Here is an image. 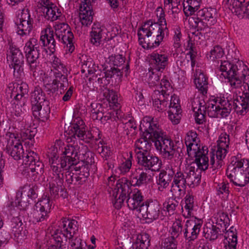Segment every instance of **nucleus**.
<instances>
[{"label": "nucleus", "instance_id": "obj_57", "mask_svg": "<svg viewBox=\"0 0 249 249\" xmlns=\"http://www.w3.org/2000/svg\"><path fill=\"white\" fill-rule=\"evenodd\" d=\"M52 237L57 244L56 246L59 249H61L64 242L66 241L67 238H69L67 236V234H61V235L59 234H52Z\"/></svg>", "mask_w": 249, "mask_h": 249}, {"label": "nucleus", "instance_id": "obj_63", "mask_svg": "<svg viewBox=\"0 0 249 249\" xmlns=\"http://www.w3.org/2000/svg\"><path fill=\"white\" fill-rule=\"evenodd\" d=\"M97 150L101 156L103 158H105L106 160L111 156V152L110 147L107 145L99 146Z\"/></svg>", "mask_w": 249, "mask_h": 249}, {"label": "nucleus", "instance_id": "obj_31", "mask_svg": "<svg viewBox=\"0 0 249 249\" xmlns=\"http://www.w3.org/2000/svg\"><path fill=\"white\" fill-rule=\"evenodd\" d=\"M45 102H49V101L46 100L45 94L42 91V89L39 87H36L31 94V103L32 107L33 106L43 104Z\"/></svg>", "mask_w": 249, "mask_h": 249}, {"label": "nucleus", "instance_id": "obj_64", "mask_svg": "<svg viewBox=\"0 0 249 249\" xmlns=\"http://www.w3.org/2000/svg\"><path fill=\"white\" fill-rule=\"evenodd\" d=\"M12 228H13V231L15 233H20L23 228L21 227L22 223L21 221L17 218H14L12 221Z\"/></svg>", "mask_w": 249, "mask_h": 249}, {"label": "nucleus", "instance_id": "obj_9", "mask_svg": "<svg viewBox=\"0 0 249 249\" xmlns=\"http://www.w3.org/2000/svg\"><path fill=\"white\" fill-rule=\"evenodd\" d=\"M131 183L127 178H123L116 181L113 189V203L116 209H120L127 196L131 192Z\"/></svg>", "mask_w": 249, "mask_h": 249}, {"label": "nucleus", "instance_id": "obj_11", "mask_svg": "<svg viewBox=\"0 0 249 249\" xmlns=\"http://www.w3.org/2000/svg\"><path fill=\"white\" fill-rule=\"evenodd\" d=\"M80 146L77 144H68L65 147L58 162H60L61 167L64 170L67 166L77 164L80 160H79Z\"/></svg>", "mask_w": 249, "mask_h": 249}, {"label": "nucleus", "instance_id": "obj_17", "mask_svg": "<svg viewBox=\"0 0 249 249\" xmlns=\"http://www.w3.org/2000/svg\"><path fill=\"white\" fill-rule=\"evenodd\" d=\"M52 203L49 197L46 196L39 200L35 205L33 212V217L36 222L43 221L48 215Z\"/></svg>", "mask_w": 249, "mask_h": 249}, {"label": "nucleus", "instance_id": "obj_39", "mask_svg": "<svg viewBox=\"0 0 249 249\" xmlns=\"http://www.w3.org/2000/svg\"><path fill=\"white\" fill-rule=\"evenodd\" d=\"M194 199L192 195L188 194L185 197V206L184 209H182L183 215L188 217L192 214V212L194 209Z\"/></svg>", "mask_w": 249, "mask_h": 249}, {"label": "nucleus", "instance_id": "obj_36", "mask_svg": "<svg viewBox=\"0 0 249 249\" xmlns=\"http://www.w3.org/2000/svg\"><path fill=\"white\" fill-rule=\"evenodd\" d=\"M195 161L197 165V169L196 171L198 172V170L205 171L209 166V159L205 154L202 153L201 151L198 150L196 156Z\"/></svg>", "mask_w": 249, "mask_h": 249}, {"label": "nucleus", "instance_id": "obj_46", "mask_svg": "<svg viewBox=\"0 0 249 249\" xmlns=\"http://www.w3.org/2000/svg\"><path fill=\"white\" fill-rule=\"evenodd\" d=\"M10 53L12 64H24V56L19 49L12 47Z\"/></svg>", "mask_w": 249, "mask_h": 249}, {"label": "nucleus", "instance_id": "obj_35", "mask_svg": "<svg viewBox=\"0 0 249 249\" xmlns=\"http://www.w3.org/2000/svg\"><path fill=\"white\" fill-rule=\"evenodd\" d=\"M219 103L221 107L219 106V107L218 108L217 117H218V115L223 118L227 117L231 110L232 103H231L228 100L220 99Z\"/></svg>", "mask_w": 249, "mask_h": 249}, {"label": "nucleus", "instance_id": "obj_19", "mask_svg": "<svg viewBox=\"0 0 249 249\" xmlns=\"http://www.w3.org/2000/svg\"><path fill=\"white\" fill-rule=\"evenodd\" d=\"M33 19L31 18L29 10L24 9L19 18V23L17 24V33L20 36L29 35L33 28Z\"/></svg>", "mask_w": 249, "mask_h": 249}, {"label": "nucleus", "instance_id": "obj_30", "mask_svg": "<svg viewBox=\"0 0 249 249\" xmlns=\"http://www.w3.org/2000/svg\"><path fill=\"white\" fill-rule=\"evenodd\" d=\"M116 75L117 76H121L122 75V72L118 68H110V69L107 70L104 72H100L99 78L96 84L101 85H107L109 81L107 78H111L113 76Z\"/></svg>", "mask_w": 249, "mask_h": 249}, {"label": "nucleus", "instance_id": "obj_5", "mask_svg": "<svg viewBox=\"0 0 249 249\" xmlns=\"http://www.w3.org/2000/svg\"><path fill=\"white\" fill-rule=\"evenodd\" d=\"M159 125L151 121L149 118L145 117L141 121L140 130L142 133L141 138L135 142V153L136 155L150 152V141L155 142L154 138L155 130L158 131Z\"/></svg>", "mask_w": 249, "mask_h": 249}, {"label": "nucleus", "instance_id": "obj_29", "mask_svg": "<svg viewBox=\"0 0 249 249\" xmlns=\"http://www.w3.org/2000/svg\"><path fill=\"white\" fill-rule=\"evenodd\" d=\"M195 76L194 82L196 88L204 95L207 92V78L200 71H196Z\"/></svg>", "mask_w": 249, "mask_h": 249}, {"label": "nucleus", "instance_id": "obj_20", "mask_svg": "<svg viewBox=\"0 0 249 249\" xmlns=\"http://www.w3.org/2000/svg\"><path fill=\"white\" fill-rule=\"evenodd\" d=\"M127 197L128 198L126 203L129 209L140 213L141 211V207L144 206L146 203L142 192L138 189H134L132 195L130 194Z\"/></svg>", "mask_w": 249, "mask_h": 249}, {"label": "nucleus", "instance_id": "obj_60", "mask_svg": "<svg viewBox=\"0 0 249 249\" xmlns=\"http://www.w3.org/2000/svg\"><path fill=\"white\" fill-rule=\"evenodd\" d=\"M185 143L187 147V152L189 156H191L192 146L197 147V143L193 138L187 135L185 139Z\"/></svg>", "mask_w": 249, "mask_h": 249}, {"label": "nucleus", "instance_id": "obj_38", "mask_svg": "<svg viewBox=\"0 0 249 249\" xmlns=\"http://www.w3.org/2000/svg\"><path fill=\"white\" fill-rule=\"evenodd\" d=\"M37 187L36 186H31L30 185H25L21 188V191L17 193V196L23 195V197H28V199H34L37 197L36 190Z\"/></svg>", "mask_w": 249, "mask_h": 249}, {"label": "nucleus", "instance_id": "obj_40", "mask_svg": "<svg viewBox=\"0 0 249 249\" xmlns=\"http://www.w3.org/2000/svg\"><path fill=\"white\" fill-rule=\"evenodd\" d=\"M186 177L187 185L189 186H197L199 183L201 179L200 173L197 174L196 171V172L195 171L194 168L192 169V166L190 168L189 172L187 173Z\"/></svg>", "mask_w": 249, "mask_h": 249}, {"label": "nucleus", "instance_id": "obj_34", "mask_svg": "<svg viewBox=\"0 0 249 249\" xmlns=\"http://www.w3.org/2000/svg\"><path fill=\"white\" fill-rule=\"evenodd\" d=\"M187 173H182L180 171L174 174L173 182L177 186L179 192L182 191L186 188V185L187 184Z\"/></svg>", "mask_w": 249, "mask_h": 249}, {"label": "nucleus", "instance_id": "obj_52", "mask_svg": "<svg viewBox=\"0 0 249 249\" xmlns=\"http://www.w3.org/2000/svg\"><path fill=\"white\" fill-rule=\"evenodd\" d=\"M210 163V169H212V173L214 174L216 172V170L220 169L223 165V160L219 159H215L214 154H213L211 156Z\"/></svg>", "mask_w": 249, "mask_h": 249}, {"label": "nucleus", "instance_id": "obj_6", "mask_svg": "<svg viewBox=\"0 0 249 249\" xmlns=\"http://www.w3.org/2000/svg\"><path fill=\"white\" fill-rule=\"evenodd\" d=\"M226 175L230 181L238 186L244 187L249 182V161L241 159L229 165Z\"/></svg>", "mask_w": 249, "mask_h": 249}, {"label": "nucleus", "instance_id": "obj_14", "mask_svg": "<svg viewBox=\"0 0 249 249\" xmlns=\"http://www.w3.org/2000/svg\"><path fill=\"white\" fill-rule=\"evenodd\" d=\"M136 156L138 164L146 170L156 171L161 168V161L150 152L138 154Z\"/></svg>", "mask_w": 249, "mask_h": 249}, {"label": "nucleus", "instance_id": "obj_41", "mask_svg": "<svg viewBox=\"0 0 249 249\" xmlns=\"http://www.w3.org/2000/svg\"><path fill=\"white\" fill-rule=\"evenodd\" d=\"M91 107V117L93 120H99L103 117V113L107 108L103 107L100 104L92 103Z\"/></svg>", "mask_w": 249, "mask_h": 249}, {"label": "nucleus", "instance_id": "obj_7", "mask_svg": "<svg viewBox=\"0 0 249 249\" xmlns=\"http://www.w3.org/2000/svg\"><path fill=\"white\" fill-rule=\"evenodd\" d=\"M53 79L51 84H46L49 87L50 90L52 92H55L59 90L60 93L64 92L69 87V82L67 76L64 74L67 70L63 64L59 63L57 60L53 64Z\"/></svg>", "mask_w": 249, "mask_h": 249}, {"label": "nucleus", "instance_id": "obj_28", "mask_svg": "<svg viewBox=\"0 0 249 249\" xmlns=\"http://www.w3.org/2000/svg\"><path fill=\"white\" fill-rule=\"evenodd\" d=\"M40 42L42 46H48L52 53L55 51L56 41L54 38L53 32L51 28L45 29L44 34L40 36Z\"/></svg>", "mask_w": 249, "mask_h": 249}, {"label": "nucleus", "instance_id": "obj_2", "mask_svg": "<svg viewBox=\"0 0 249 249\" xmlns=\"http://www.w3.org/2000/svg\"><path fill=\"white\" fill-rule=\"evenodd\" d=\"M58 147L56 144L51 146L48 152L49 157V162L52 170V174L49 180V187L51 196L55 198L59 196V193H62L60 195L65 197L66 192L63 191L64 170L61 167L60 162H58Z\"/></svg>", "mask_w": 249, "mask_h": 249}, {"label": "nucleus", "instance_id": "obj_27", "mask_svg": "<svg viewBox=\"0 0 249 249\" xmlns=\"http://www.w3.org/2000/svg\"><path fill=\"white\" fill-rule=\"evenodd\" d=\"M168 63V57L164 54L153 53L151 55V64L153 66L151 70L158 72L161 71L165 68Z\"/></svg>", "mask_w": 249, "mask_h": 249}, {"label": "nucleus", "instance_id": "obj_55", "mask_svg": "<svg viewBox=\"0 0 249 249\" xmlns=\"http://www.w3.org/2000/svg\"><path fill=\"white\" fill-rule=\"evenodd\" d=\"M151 72L149 73L148 83L151 86L157 85L159 84L160 76L159 73L155 70H151Z\"/></svg>", "mask_w": 249, "mask_h": 249}, {"label": "nucleus", "instance_id": "obj_50", "mask_svg": "<svg viewBox=\"0 0 249 249\" xmlns=\"http://www.w3.org/2000/svg\"><path fill=\"white\" fill-rule=\"evenodd\" d=\"M75 134L76 137L87 143L89 142L90 140L94 139V136L91 132H86L85 128L83 130H78L77 132H75Z\"/></svg>", "mask_w": 249, "mask_h": 249}, {"label": "nucleus", "instance_id": "obj_61", "mask_svg": "<svg viewBox=\"0 0 249 249\" xmlns=\"http://www.w3.org/2000/svg\"><path fill=\"white\" fill-rule=\"evenodd\" d=\"M218 146L222 147H229L230 143V136L226 133H222L219 137V140L218 141Z\"/></svg>", "mask_w": 249, "mask_h": 249}, {"label": "nucleus", "instance_id": "obj_23", "mask_svg": "<svg viewBox=\"0 0 249 249\" xmlns=\"http://www.w3.org/2000/svg\"><path fill=\"white\" fill-rule=\"evenodd\" d=\"M85 2L80 7L79 17L83 25L88 26L91 24L93 20V11L90 1Z\"/></svg>", "mask_w": 249, "mask_h": 249}, {"label": "nucleus", "instance_id": "obj_47", "mask_svg": "<svg viewBox=\"0 0 249 249\" xmlns=\"http://www.w3.org/2000/svg\"><path fill=\"white\" fill-rule=\"evenodd\" d=\"M192 107L194 112L204 111L203 107L205 106V101L200 97H194L192 100Z\"/></svg>", "mask_w": 249, "mask_h": 249}, {"label": "nucleus", "instance_id": "obj_22", "mask_svg": "<svg viewBox=\"0 0 249 249\" xmlns=\"http://www.w3.org/2000/svg\"><path fill=\"white\" fill-rule=\"evenodd\" d=\"M41 10L44 17L47 20L54 21L56 20L61 15V12L58 7L52 2L46 1L43 3Z\"/></svg>", "mask_w": 249, "mask_h": 249}, {"label": "nucleus", "instance_id": "obj_1", "mask_svg": "<svg viewBox=\"0 0 249 249\" xmlns=\"http://www.w3.org/2000/svg\"><path fill=\"white\" fill-rule=\"evenodd\" d=\"M165 32L166 34L168 32L166 26L149 20L138 31L139 43L143 48L152 49L158 47L163 41Z\"/></svg>", "mask_w": 249, "mask_h": 249}, {"label": "nucleus", "instance_id": "obj_8", "mask_svg": "<svg viewBox=\"0 0 249 249\" xmlns=\"http://www.w3.org/2000/svg\"><path fill=\"white\" fill-rule=\"evenodd\" d=\"M220 70L223 72L222 75L224 77L228 79V82L233 89H237L241 87L242 78L247 80L245 73L240 76L237 66L228 61H221Z\"/></svg>", "mask_w": 249, "mask_h": 249}, {"label": "nucleus", "instance_id": "obj_26", "mask_svg": "<svg viewBox=\"0 0 249 249\" xmlns=\"http://www.w3.org/2000/svg\"><path fill=\"white\" fill-rule=\"evenodd\" d=\"M7 91L8 93L11 94V98H18V97H20L21 99L28 93V86L25 83H22L20 85L17 83L10 84Z\"/></svg>", "mask_w": 249, "mask_h": 249}, {"label": "nucleus", "instance_id": "obj_42", "mask_svg": "<svg viewBox=\"0 0 249 249\" xmlns=\"http://www.w3.org/2000/svg\"><path fill=\"white\" fill-rule=\"evenodd\" d=\"M85 128L84 122L80 118H75L69 127V134L71 135L72 137L76 138L75 132L78 130H83Z\"/></svg>", "mask_w": 249, "mask_h": 249}, {"label": "nucleus", "instance_id": "obj_59", "mask_svg": "<svg viewBox=\"0 0 249 249\" xmlns=\"http://www.w3.org/2000/svg\"><path fill=\"white\" fill-rule=\"evenodd\" d=\"M163 244V247L165 249H177V242L174 236L166 238Z\"/></svg>", "mask_w": 249, "mask_h": 249}, {"label": "nucleus", "instance_id": "obj_13", "mask_svg": "<svg viewBox=\"0 0 249 249\" xmlns=\"http://www.w3.org/2000/svg\"><path fill=\"white\" fill-rule=\"evenodd\" d=\"M56 39L64 44H67L69 48V51L72 53L74 50L73 45V35L68 24L59 23L54 26Z\"/></svg>", "mask_w": 249, "mask_h": 249}, {"label": "nucleus", "instance_id": "obj_4", "mask_svg": "<svg viewBox=\"0 0 249 249\" xmlns=\"http://www.w3.org/2000/svg\"><path fill=\"white\" fill-rule=\"evenodd\" d=\"M89 155V153H86ZM88 157H89V156ZM91 157L81 160L77 164L64 168V179L68 184L75 185L84 184L89 176V168L92 165Z\"/></svg>", "mask_w": 249, "mask_h": 249}, {"label": "nucleus", "instance_id": "obj_18", "mask_svg": "<svg viewBox=\"0 0 249 249\" xmlns=\"http://www.w3.org/2000/svg\"><path fill=\"white\" fill-rule=\"evenodd\" d=\"M23 162L32 172L42 174L44 170V164L39 160L37 154L34 151H28L23 158Z\"/></svg>", "mask_w": 249, "mask_h": 249}, {"label": "nucleus", "instance_id": "obj_25", "mask_svg": "<svg viewBox=\"0 0 249 249\" xmlns=\"http://www.w3.org/2000/svg\"><path fill=\"white\" fill-rule=\"evenodd\" d=\"M33 115L37 119L45 122L49 118L50 113L49 102H45L44 104L32 107Z\"/></svg>", "mask_w": 249, "mask_h": 249}, {"label": "nucleus", "instance_id": "obj_37", "mask_svg": "<svg viewBox=\"0 0 249 249\" xmlns=\"http://www.w3.org/2000/svg\"><path fill=\"white\" fill-rule=\"evenodd\" d=\"M237 99L236 102L231 101L232 106H234L235 111L238 114L244 115L249 110V103L242 99Z\"/></svg>", "mask_w": 249, "mask_h": 249}, {"label": "nucleus", "instance_id": "obj_10", "mask_svg": "<svg viewBox=\"0 0 249 249\" xmlns=\"http://www.w3.org/2000/svg\"><path fill=\"white\" fill-rule=\"evenodd\" d=\"M7 144L6 147L7 152L15 160H18L23 158L24 152L22 145L20 141L17 134L11 132H7L5 135Z\"/></svg>", "mask_w": 249, "mask_h": 249}, {"label": "nucleus", "instance_id": "obj_58", "mask_svg": "<svg viewBox=\"0 0 249 249\" xmlns=\"http://www.w3.org/2000/svg\"><path fill=\"white\" fill-rule=\"evenodd\" d=\"M30 200L28 197H23V195H19L18 196H17V199L16 203L18 204V206L20 209H25L28 206Z\"/></svg>", "mask_w": 249, "mask_h": 249}, {"label": "nucleus", "instance_id": "obj_51", "mask_svg": "<svg viewBox=\"0 0 249 249\" xmlns=\"http://www.w3.org/2000/svg\"><path fill=\"white\" fill-rule=\"evenodd\" d=\"M170 120L175 124H178L180 120L181 110H177L175 108H171L168 111Z\"/></svg>", "mask_w": 249, "mask_h": 249}, {"label": "nucleus", "instance_id": "obj_24", "mask_svg": "<svg viewBox=\"0 0 249 249\" xmlns=\"http://www.w3.org/2000/svg\"><path fill=\"white\" fill-rule=\"evenodd\" d=\"M175 173L173 169L170 167L166 168L165 170L161 171L159 175V179L157 184L160 186L159 190L162 191L163 189L167 188L171 182Z\"/></svg>", "mask_w": 249, "mask_h": 249}, {"label": "nucleus", "instance_id": "obj_62", "mask_svg": "<svg viewBox=\"0 0 249 249\" xmlns=\"http://www.w3.org/2000/svg\"><path fill=\"white\" fill-rule=\"evenodd\" d=\"M87 71L89 75H91L89 78V81H92L93 84L96 83L98 79L99 78L100 72L101 71H97L95 69H93L89 67V65L88 66Z\"/></svg>", "mask_w": 249, "mask_h": 249}, {"label": "nucleus", "instance_id": "obj_21", "mask_svg": "<svg viewBox=\"0 0 249 249\" xmlns=\"http://www.w3.org/2000/svg\"><path fill=\"white\" fill-rule=\"evenodd\" d=\"M152 99L154 106L158 111L165 110L168 105L169 93L164 89L161 91L156 90L152 95Z\"/></svg>", "mask_w": 249, "mask_h": 249}, {"label": "nucleus", "instance_id": "obj_56", "mask_svg": "<svg viewBox=\"0 0 249 249\" xmlns=\"http://www.w3.org/2000/svg\"><path fill=\"white\" fill-rule=\"evenodd\" d=\"M23 64H12L14 69V75L17 79H20L24 75Z\"/></svg>", "mask_w": 249, "mask_h": 249}, {"label": "nucleus", "instance_id": "obj_33", "mask_svg": "<svg viewBox=\"0 0 249 249\" xmlns=\"http://www.w3.org/2000/svg\"><path fill=\"white\" fill-rule=\"evenodd\" d=\"M149 170L145 169H142L138 168L136 169V171L134 174L135 176L132 180V182H134V180H136L134 184L135 185L140 186L146 182L147 180L148 179L147 175Z\"/></svg>", "mask_w": 249, "mask_h": 249}, {"label": "nucleus", "instance_id": "obj_43", "mask_svg": "<svg viewBox=\"0 0 249 249\" xmlns=\"http://www.w3.org/2000/svg\"><path fill=\"white\" fill-rule=\"evenodd\" d=\"M203 107L209 116L212 118L217 117L218 108L219 107V106L216 105L215 101L208 102Z\"/></svg>", "mask_w": 249, "mask_h": 249}, {"label": "nucleus", "instance_id": "obj_16", "mask_svg": "<svg viewBox=\"0 0 249 249\" xmlns=\"http://www.w3.org/2000/svg\"><path fill=\"white\" fill-rule=\"evenodd\" d=\"M198 23L206 24L208 27L215 24L217 22V13L215 8L209 7L199 10L196 12Z\"/></svg>", "mask_w": 249, "mask_h": 249}, {"label": "nucleus", "instance_id": "obj_32", "mask_svg": "<svg viewBox=\"0 0 249 249\" xmlns=\"http://www.w3.org/2000/svg\"><path fill=\"white\" fill-rule=\"evenodd\" d=\"M61 220L63 230L67 233H76L78 231V222L76 220L66 217H63Z\"/></svg>", "mask_w": 249, "mask_h": 249}, {"label": "nucleus", "instance_id": "obj_54", "mask_svg": "<svg viewBox=\"0 0 249 249\" xmlns=\"http://www.w3.org/2000/svg\"><path fill=\"white\" fill-rule=\"evenodd\" d=\"M68 238L71 245L73 249H82L83 245L82 239L80 238L70 234V237Z\"/></svg>", "mask_w": 249, "mask_h": 249}, {"label": "nucleus", "instance_id": "obj_15", "mask_svg": "<svg viewBox=\"0 0 249 249\" xmlns=\"http://www.w3.org/2000/svg\"><path fill=\"white\" fill-rule=\"evenodd\" d=\"M140 213L142 216L151 222L159 218L160 214V208L157 201H146L144 206L141 207Z\"/></svg>", "mask_w": 249, "mask_h": 249}, {"label": "nucleus", "instance_id": "obj_12", "mask_svg": "<svg viewBox=\"0 0 249 249\" xmlns=\"http://www.w3.org/2000/svg\"><path fill=\"white\" fill-rule=\"evenodd\" d=\"M36 43V39H30L26 43L24 47L27 63L29 65L30 71L34 73L38 66V59L40 54L39 46Z\"/></svg>", "mask_w": 249, "mask_h": 249}, {"label": "nucleus", "instance_id": "obj_49", "mask_svg": "<svg viewBox=\"0 0 249 249\" xmlns=\"http://www.w3.org/2000/svg\"><path fill=\"white\" fill-rule=\"evenodd\" d=\"M101 29L99 28L92 29L91 32V42L97 46L100 44L101 41Z\"/></svg>", "mask_w": 249, "mask_h": 249}, {"label": "nucleus", "instance_id": "obj_3", "mask_svg": "<svg viewBox=\"0 0 249 249\" xmlns=\"http://www.w3.org/2000/svg\"><path fill=\"white\" fill-rule=\"evenodd\" d=\"M154 138L156 149L159 151L163 159L171 160L173 159H179L183 156V144H174L173 141L160 127L158 131L155 130Z\"/></svg>", "mask_w": 249, "mask_h": 249}, {"label": "nucleus", "instance_id": "obj_45", "mask_svg": "<svg viewBox=\"0 0 249 249\" xmlns=\"http://www.w3.org/2000/svg\"><path fill=\"white\" fill-rule=\"evenodd\" d=\"M224 52L223 49L219 45L214 46L213 49L207 54V57L211 61H214L223 56Z\"/></svg>", "mask_w": 249, "mask_h": 249}, {"label": "nucleus", "instance_id": "obj_44", "mask_svg": "<svg viewBox=\"0 0 249 249\" xmlns=\"http://www.w3.org/2000/svg\"><path fill=\"white\" fill-rule=\"evenodd\" d=\"M243 3L239 0H227V4L229 9L236 15L242 14Z\"/></svg>", "mask_w": 249, "mask_h": 249}, {"label": "nucleus", "instance_id": "obj_53", "mask_svg": "<svg viewBox=\"0 0 249 249\" xmlns=\"http://www.w3.org/2000/svg\"><path fill=\"white\" fill-rule=\"evenodd\" d=\"M149 234H137V243H140L141 248H147L150 245Z\"/></svg>", "mask_w": 249, "mask_h": 249}, {"label": "nucleus", "instance_id": "obj_48", "mask_svg": "<svg viewBox=\"0 0 249 249\" xmlns=\"http://www.w3.org/2000/svg\"><path fill=\"white\" fill-rule=\"evenodd\" d=\"M124 62V59L122 55L117 54L111 55L108 57V63L113 66V68H118L121 67ZM121 71V69H120Z\"/></svg>", "mask_w": 249, "mask_h": 249}]
</instances>
